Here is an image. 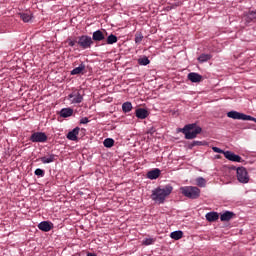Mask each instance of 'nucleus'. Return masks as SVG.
I'll return each mask as SVG.
<instances>
[{"mask_svg":"<svg viewBox=\"0 0 256 256\" xmlns=\"http://www.w3.org/2000/svg\"><path fill=\"white\" fill-rule=\"evenodd\" d=\"M93 41H105V34H103V31L96 30L92 34Z\"/></svg>","mask_w":256,"mask_h":256,"instance_id":"15","label":"nucleus"},{"mask_svg":"<svg viewBox=\"0 0 256 256\" xmlns=\"http://www.w3.org/2000/svg\"><path fill=\"white\" fill-rule=\"evenodd\" d=\"M73 115V109L72 108H63L60 111V117H63L64 119H67V117H71Z\"/></svg>","mask_w":256,"mask_h":256,"instance_id":"18","label":"nucleus"},{"mask_svg":"<svg viewBox=\"0 0 256 256\" xmlns=\"http://www.w3.org/2000/svg\"><path fill=\"white\" fill-rule=\"evenodd\" d=\"M67 43H68L69 47H75V43H77V41L72 40L71 38H68Z\"/></svg>","mask_w":256,"mask_h":256,"instance_id":"35","label":"nucleus"},{"mask_svg":"<svg viewBox=\"0 0 256 256\" xmlns=\"http://www.w3.org/2000/svg\"><path fill=\"white\" fill-rule=\"evenodd\" d=\"M77 43L81 49H91V45H93V39L91 36L82 35L78 37Z\"/></svg>","mask_w":256,"mask_h":256,"instance_id":"5","label":"nucleus"},{"mask_svg":"<svg viewBox=\"0 0 256 256\" xmlns=\"http://www.w3.org/2000/svg\"><path fill=\"white\" fill-rule=\"evenodd\" d=\"M138 63L139 65H149L151 63V61L149 60V58H147V56H144L143 58L138 59Z\"/></svg>","mask_w":256,"mask_h":256,"instance_id":"30","label":"nucleus"},{"mask_svg":"<svg viewBox=\"0 0 256 256\" xmlns=\"http://www.w3.org/2000/svg\"><path fill=\"white\" fill-rule=\"evenodd\" d=\"M38 229L47 233L53 229V224L48 221H42L38 224Z\"/></svg>","mask_w":256,"mask_h":256,"instance_id":"11","label":"nucleus"},{"mask_svg":"<svg viewBox=\"0 0 256 256\" xmlns=\"http://www.w3.org/2000/svg\"><path fill=\"white\" fill-rule=\"evenodd\" d=\"M246 121H254V123H256V118L250 115H246Z\"/></svg>","mask_w":256,"mask_h":256,"instance_id":"37","label":"nucleus"},{"mask_svg":"<svg viewBox=\"0 0 256 256\" xmlns=\"http://www.w3.org/2000/svg\"><path fill=\"white\" fill-rule=\"evenodd\" d=\"M171 193H173V186L168 184L163 188L157 187L152 190L150 198L152 201H154V203H157V205H163V203H165V199H167Z\"/></svg>","mask_w":256,"mask_h":256,"instance_id":"1","label":"nucleus"},{"mask_svg":"<svg viewBox=\"0 0 256 256\" xmlns=\"http://www.w3.org/2000/svg\"><path fill=\"white\" fill-rule=\"evenodd\" d=\"M196 184L198 187H205L207 185V181L203 177L196 178Z\"/></svg>","mask_w":256,"mask_h":256,"instance_id":"28","label":"nucleus"},{"mask_svg":"<svg viewBox=\"0 0 256 256\" xmlns=\"http://www.w3.org/2000/svg\"><path fill=\"white\" fill-rule=\"evenodd\" d=\"M80 123L82 125H87V123H89V118H87V117L81 118Z\"/></svg>","mask_w":256,"mask_h":256,"instance_id":"36","label":"nucleus"},{"mask_svg":"<svg viewBox=\"0 0 256 256\" xmlns=\"http://www.w3.org/2000/svg\"><path fill=\"white\" fill-rule=\"evenodd\" d=\"M224 157L228 159V161H233L234 163H241L243 161V158L241 156L231 152V151H226L224 153Z\"/></svg>","mask_w":256,"mask_h":256,"instance_id":"9","label":"nucleus"},{"mask_svg":"<svg viewBox=\"0 0 256 256\" xmlns=\"http://www.w3.org/2000/svg\"><path fill=\"white\" fill-rule=\"evenodd\" d=\"M117 41L118 38L114 34H110L106 39V45H115Z\"/></svg>","mask_w":256,"mask_h":256,"instance_id":"24","label":"nucleus"},{"mask_svg":"<svg viewBox=\"0 0 256 256\" xmlns=\"http://www.w3.org/2000/svg\"><path fill=\"white\" fill-rule=\"evenodd\" d=\"M133 109V104L131 102H124L122 104V111L124 113H130V111Z\"/></svg>","mask_w":256,"mask_h":256,"instance_id":"25","label":"nucleus"},{"mask_svg":"<svg viewBox=\"0 0 256 256\" xmlns=\"http://www.w3.org/2000/svg\"><path fill=\"white\" fill-rule=\"evenodd\" d=\"M235 217V213L231 211H225L220 215V220L221 221H231Z\"/></svg>","mask_w":256,"mask_h":256,"instance_id":"16","label":"nucleus"},{"mask_svg":"<svg viewBox=\"0 0 256 256\" xmlns=\"http://www.w3.org/2000/svg\"><path fill=\"white\" fill-rule=\"evenodd\" d=\"M153 243H155V239L153 238H145L142 242V244L144 245H153Z\"/></svg>","mask_w":256,"mask_h":256,"instance_id":"33","label":"nucleus"},{"mask_svg":"<svg viewBox=\"0 0 256 256\" xmlns=\"http://www.w3.org/2000/svg\"><path fill=\"white\" fill-rule=\"evenodd\" d=\"M170 237L175 241H179V239L183 238V231L178 230V231L171 232Z\"/></svg>","mask_w":256,"mask_h":256,"instance_id":"22","label":"nucleus"},{"mask_svg":"<svg viewBox=\"0 0 256 256\" xmlns=\"http://www.w3.org/2000/svg\"><path fill=\"white\" fill-rule=\"evenodd\" d=\"M161 175V170L159 168H155L153 170H150L148 173H147V178L148 179H159V176Z\"/></svg>","mask_w":256,"mask_h":256,"instance_id":"14","label":"nucleus"},{"mask_svg":"<svg viewBox=\"0 0 256 256\" xmlns=\"http://www.w3.org/2000/svg\"><path fill=\"white\" fill-rule=\"evenodd\" d=\"M256 19V12H250L246 17L247 23H251V21H255Z\"/></svg>","mask_w":256,"mask_h":256,"instance_id":"31","label":"nucleus"},{"mask_svg":"<svg viewBox=\"0 0 256 256\" xmlns=\"http://www.w3.org/2000/svg\"><path fill=\"white\" fill-rule=\"evenodd\" d=\"M201 145H207V142L193 141L191 144L188 145V149H193V147H197V146H201Z\"/></svg>","mask_w":256,"mask_h":256,"instance_id":"27","label":"nucleus"},{"mask_svg":"<svg viewBox=\"0 0 256 256\" xmlns=\"http://www.w3.org/2000/svg\"><path fill=\"white\" fill-rule=\"evenodd\" d=\"M18 15H19L20 19H22V21L24 23H29L30 20L32 19V14L29 13V12H27V13H19Z\"/></svg>","mask_w":256,"mask_h":256,"instance_id":"21","label":"nucleus"},{"mask_svg":"<svg viewBox=\"0 0 256 256\" xmlns=\"http://www.w3.org/2000/svg\"><path fill=\"white\" fill-rule=\"evenodd\" d=\"M206 219L212 223L213 221H217L219 219V213L217 212H209L206 214Z\"/></svg>","mask_w":256,"mask_h":256,"instance_id":"20","label":"nucleus"},{"mask_svg":"<svg viewBox=\"0 0 256 256\" xmlns=\"http://www.w3.org/2000/svg\"><path fill=\"white\" fill-rule=\"evenodd\" d=\"M79 131H81V128L76 127L74 128L72 131L68 132L67 134V139H69V141H77V135H79Z\"/></svg>","mask_w":256,"mask_h":256,"instance_id":"13","label":"nucleus"},{"mask_svg":"<svg viewBox=\"0 0 256 256\" xmlns=\"http://www.w3.org/2000/svg\"><path fill=\"white\" fill-rule=\"evenodd\" d=\"M212 151H214V153H221L222 155H225V153H227V151L222 150L221 148L215 146L212 147Z\"/></svg>","mask_w":256,"mask_h":256,"instance_id":"34","label":"nucleus"},{"mask_svg":"<svg viewBox=\"0 0 256 256\" xmlns=\"http://www.w3.org/2000/svg\"><path fill=\"white\" fill-rule=\"evenodd\" d=\"M34 174L37 175V177H45V170L41 168H37Z\"/></svg>","mask_w":256,"mask_h":256,"instance_id":"32","label":"nucleus"},{"mask_svg":"<svg viewBox=\"0 0 256 256\" xmlns=\"http://www.w3.org/2000/svg\"><path fill=\"white\" fill-rule=\"evenodd\" d=\"M188 79L192 83H201V81H203V76H201L199 73L192 72L188 74Z\"/></svg>","mask_w":256,"mask_h":256,"instance_id":"12","label":"nucleus"},{"mask_svg":"<svg viewBox=\"0 0 256 256\" xmlns=\"http://www.w3.org/2000/svg\"><path fill=\"white\" fill-rule=\"evenodd\" d=\"M30 141L32 143H46L47 134H45L44 132H34L30 136Z\"/></svg>","mask_w":256,"mask_h":256,"instance_id":"7","label":"nucleus"},{"mask_svg":"<svg viewBox=\"0 0 256 256\" xmlns=\"http://www.w3.org/2000/svg\"><path fill=\"white\" fill-rule=\"evenodd\" d=\"M67 99L72 105H78L83 103V93H81V90H74L68 95Z\"/></svg>","mask_w":256,"mask_h":256,"instance_id":"4","label":"nucleus"},{"mask_svg":"<svg viewBox=\"0 0 256 256\" xmlns=\"http://www.w3.org/2000/svg\"><path fill=\"white\" fill-rule=\"evenodd\" d=\"M103 145L107 149H111V147H113V145H115V140H113V138H106L103 142Z\"/></svg>","mask_w":256,"mask_h":256,"instance_id":"26","label":"nucleus"},{"mask_svg":"<svg viewBox=\"0 0 256 256\" xmlns=\"http://www.w3.org/2000/svg\"><path fill=\"white\" fill-rule=\"evenodd\" d=\"M180 191L187 199H199L201 197V189L197 186H183L180 188Z\"/></svg>","mask_w":256,"mask_h":256,"instance_id":"3","label":"nucleus"},{"mask_svg":"<svg viewBox=\"0 0 256 256\" xmlns=\"http://www.w3.org/2000/svg\"><path fill=\"white\" fill-rule=\"evenodd\" d=\"M178 131L185 135V139H196L203 129L200 126H197L196 123H192L185 125L183 128H179Z\"/></svg>","mask_w":256,"mask_h":256,"instance_id":"2","label":"nucleus"},{"mask_svg":"<svg viewBox=\"0 0 256 256\" xmlns=\"http://www.w3.org/2000/svg\"><path fill=\"white\" fill-rule=\"evenodd\" d=\"M236 173L239 183H249V173L245 167H238Z\"/></svg>","mask_w":256,"mask_h":256,"instance_id":"6","label":"nucleus"},{"mask_svg":"<svg viewBox=\"0 0 256 256\" xmlns=\"http://www.w3.org/2000/svg\"><path fill=\"white\" fill-rule=\"evenodd\" d=\"M212 57L213 56L211 54H201L198 57V61H199V63H207V61H211Z\"/></svg>","mask_w":256,"mask_h":256,"instance_id":"23","label":"nucleus"},{"mask_svg":"<svg viewBox=\"0 0 256 256\" xmlns=\"http://www.w3.org/2000/svg\"><path fill=\"white\" fill-rule=\"evenodd\" d=\"M85 71V64L81 63L78 67L74 68L70 75H80V73H83Z\"/></svg>","mask_w":256,"mask_h":256,"instance_id":"19","label":"nucleus"},{"mask_svg":"<svg viewBox=\"0 0 256 256\" xmlns=\"http://www.w3.org/2000/svg\"><path fill=\"white\" fill-rule=\"evenodd\" d=\"M230 119H237L238 121H246L247 115L237 111H230L227 113Z\"/></svg>","mask_w":256,"mask_h":256,"instance_id":"8","label":"nucleus"},{"mask_svg":"<svg viewBox=\"0 0 256 256\" xmlns=\"http://www.w3.org/2000/svg\"><path fill=\"white\" fill-rule=\"evenodd\" d=\"M40 161L47 165L48 163H53L55 161V154H49V156H43L40 158Z\"/></svg>","mask_w":256,"mask_h":256,"instance_id":"17","label":"nucleus"},{"mask_svg":"<svg viewBox=\"0 0 256 256\" xmlns=\"http://www.w3.org/2000/svg\"><path fill=\"white\" fill-rule=\"evenodd\" d=\"M135 115L137 119H147L149 117V111L145 108H137Z\"/></svg>","mask_w":256,"mask_h":256,"instance_id":"10","label":"nucleus"},{"mask_svg":"<svg viewBox=\"0 0 256 256\" xmlns=\"http://www.w3.org/2000/svg\"><path fill=\"white\" fill-rule=\"evenodd\" d=\"M134 41H135L136 45H139L141 43V41H143V33L136 32Z\"/></svg>","mask_w":256,"mask_h":256,"instance_id":"29","label":"nucleus"}]
</instances>
